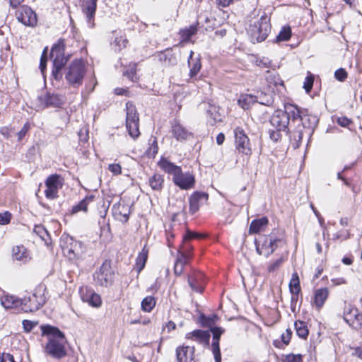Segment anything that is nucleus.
Instances as JSON below:
<instances>
[{
	"mask_svg": "<svg viewBox=\"0 0 362 362\" xmlns=\"http://www.w3.org/2000/svg\"><path fill=\"white\" fill-rule=\"evenodd\" d=\"M199 237H200V235L199 234L192 233L191 231H188L187 233V234L184 236V241L186 242V241L190 240L193 238H199Z\"/></svg>",
	"mask_w": 362,
	"mask_h": 362,
	"instance_id": "obj_64",
	"label": "nucleus"
},
{
	"mask_svg": "<svg viewBox=\"0 0 362 362\" xmlns=\"http://www.w3.org/2000/svg\"><path fill=\"white\" fill-rule=\"evenodd\" d=\"M207 113L212 118L214 122L221 120L219 118L220 116L217 115L216 107L211 106L210 109L207 110Z\"/></svg>",
	"mask_w": 362,
	"mask_h": 362,
	"instance_id": "obj_55",
	"label": "nucleus"
},
{
	"mask_svg": "<svg viewBox=\"0 0 362 362\" xmlns=\"http://www.w3.org/2000/svg\"><path fill=\"white\" fill-rule=\"evenodd\" d=\"M15 129L11 126H4L0 127V134L4 136L5 139H11L14 134Z\"/></svg>",
	"mask_w": 362,
	"mask_h": 362,
	"instance_id": "obj_44",
	"label": "nucleus"
},
{
	"mask_svg": "<svg viewBox=\"0 0 362 362\" xmlns=\"http://www.w3.org/2000/svg\"><path fill=\"white\" fill-rule=\"evenodd\" d=\"M255 103L257 98L252 94H241L238 100V104L244 110L250 109Z\"/></svg>",
	"mask_w": 362,
	"mask_h": 362,
	"instance_id": "obj_26",
	"label": "nucleus"
},
{
	"mask_svg": "<svg viewBox=\"0 0 362 362\" xmlns=\"http://www.w3.org/2000/svg\"><path fill=\"white\" fill-rule=\"evenodd\" d=\"M33 231L47 244L48 240L50 239L49 234L44 226L41 225L35 226Z\"/></svg>",
	"mask_w": 362,
	"mask_h": 362,
	"instance_id": "obj_40",
	"label": "nucleus"
},
{
	"mask_svg": "<svg viewBox=\"0 0 362 362\" xmlns=\"http://www.w3.org/2000/svg\"><path fill=\"white\" fill-rule=\"evenodd\" d=\"M46 288L45 286L40 285L37 286L33 293L28 297L21 299V309L25 313L35 312L39 310L45 303L46 298L45 291Z\"/></svg>",
	"mask_w": 362,
	"mask_h": 362,
	"instance_id": "obj_4",
	"label": "nucleus"
},
{
	"mask_svg": "<svg viewBox=\"0 0 362 362\" xmlns=\"http://www.w3.org/2000/svg\"><path fill=\"white\" fill-rule=\"evenodd\" d=\"M172 134L176 140L180 141H185L192 136V133L177 121H175L172 126Z\"/></svg>",
	"mask_w": 362,
	"mask_h": 362,
	"instance_id": "obj_22",
	"label": "nucleus"
},
{
	"mask_svg": "<svg viewBox=\"0 0 362 362\" xmlns=\"http://www.w3.org/2000/svg\"><path fill=\"white\" fill-rule=\"evenodd\" d=\"M11 214L9 212L5 211L4 213H1L0 214V224L1 225L8 224L11 221Z\"/></svg>",
	"mask_w": 362,
	"mask_h": 362,
	"instance_id": "obj_53",
	"label": "nucleus"
},
{
	"mask_svg": "<svg viewBox=\"0 0 362 362\" xmlns=\"http://www.w3.org/2000/svg\"><path fill=\"white\" fill-rule=\"evenodd\" d=\"M303 136V133L302 130L298 129L293 134V139L296 141V147L299 146Z\"/></svg>",
	"mask_w": 362,
	"mask_h": 362,
	"instance_id": "obj_58",
	"label": "nucleus"
},
{
	"mask_svg": "<svg viewBox=\"0 0 362 362\" xmlns=\"http://www.w3.org/2000/svg\"><path fill=\"white\" fill-rule=\"evenodd\" d=\"M209 334L203 330L201 329H197L192 332H189L187 334V337L188 339L199 340V341H204L207 338Z\"/></svg>",
	"mask_w": 362,
	"mask_h": 362,
	"instance_id": "obj_41",
	"label": "nucleus"
},
{
	"mask_svg": "<svg viewBox=\"0 0 362 362\" xmlns=\"http://www.w3.org/2000/svg\"><path fill=\"white\" fill-rule=\"evenodd\" d=\"M64 42L59 40L53 45L50 52V58L53 60L52 76L56 81H60L63 74L62 70L67 62L64 57Z\"/></svg>",
	"mask_w": 362,
	"mask_h": 362,
	"instance_id": "obj_3",
	"label": "nucleus"
},
{
	"mask_svg": "<svg viewBox=\"0 0 362 362\" xmlns=\"http://www.w3.org/2000/svg\"><path fill=\"white\" fill-rule=\"evenodd\" d=\"M44 100L47 107H58L64 103V97L56 93H47Z\"/></svg>",
	"mask_w": 362,
	"mask_h": 362,
	"instance_id": "obj_23",
	"label": "nucleus"
},
{
	"mask_svg": "<svg viewBox=\"0 0 362 362\" xmlns=\"http://www.w3.org/2000/svg\"><path fill=\"white\" fill-rule=\"evenodd\" d=\"M284 362H303V356L301 354H287L283 359Z\"/></svg>",
	"mask_w": 362,
	"mask_h": 362,
	"instance_id": "obj_45",
	"label": "nucleus"
},
{
	"mask_svg": "<svg viewBox=\"0 0 362 362\" xmlns=\"http://www.w3.org/2000/svg\"><path fill=\"white\" fill-rule=\"evenodd\" d=\"M337 123L341 127H346L351 123V121L347 117H341L337 119Z\"/></svg>",
	"mask_w": 362,
	"mask_h": 362,
	"instance_id": "obj_60",
	"label": "nucleus"
},
{
	"mask_svg": "<svg viewBox=\"0 0 362 362\" xmlns=\"http://www.w3.org/2000/svg\"><path fill=\"white\" fill-rule=\"evenodd\" d=\"M45 196L47 199H54L58 197V190L62 187L60 176L55 174L49 176L45 181Z\"/></svg>",
	"mask_w": 362,
	"mask_h": 362,
	"instance_id": "obj_12",
	"label": "nucleus"
},
{
	"mask_svg": "<svg viewBox=\"0 0 362 362\" xmlns=\"http://www.w3.org/2000/svg\"><path fill=\"white\" fill-rule=\"evenodd\" d=\"M313 85V80L311 78H307L306 81L304 83L303 88H305L306 93H309Z\"/></svg>",
	"mask_w": 362,
	"mask_h": 362,
	"instance_id": "obj_62",
	"label": "nucleus"
},
{
	"mask_svg": "<svg viewBox=\"0 0 362 362\" xmlns=\"http://www.w3.org/2000/svg\"><path fill=\"white\" fill-rule=\"evenodd\" d=\"M177 362H195L194 361V348L182 346L176 349Z\"/></svg>",
	"mask_w": 362,
	"mask_h": 362,
	"instance_id": "obj_21",
	"label": "nucleus"
},
{
	"mask_svg": "<svg viewBox=\"0 0 362 362\" xmlns=\"http://www.w3.org/2000/svg\"><path fill=\"white\" fill-rule=\"evenodd\" d=\"M126 128L129 135L133 139H136L139 135V117L135 105L128 102L126 104Z\"/></svg>",
	"mask_w": 362,
	"mask_h": 362,
	"instance_id": "obj_6",
	"label": "nucleus"
},
{
	"mask_svg": "<svg viewBox=\"0 0 362 362\" xmlns=\"http://www.w3.org/2000/svg\"><path fill=\"white\" fill-rule=\"evenodd\" d=\"M213 332V339L211 343V349L214 356V359L216 362H221V351L219 348V339L220 337L223 332L221 328L220 327H214L212 329Z\"/></svg>",
	"mask_w": 362,
	"mask_h": 362,
	"instance_id": "obj_20",
	"label": "nucleus"
},
{
	"mask_svg": "<svg viewBox=\"0 0 362 362\" xmlns=\"http://www.w3.org/2000/svg\"><path fill=\"white\" fill-rule=\"evenodd\" d=\"M94 199V196H86L78 204L74 206L71 209V214H76L79 211L86 212L88 211V206Z\"/></svg>",
	"mask_w": 362,
	"mask_h": 362,
	"instance_id": "obj_30",
	"label": "nucleus"
},
{
	"mask_svg": "<svg viewBox=\"0 0 362 362\" xmlns=\"http://www.w3.org/2000/svg\"><path fill=\"white\" fill-rule=\"evenodd\" d=\"M205 276L200 272H194L188 276V284L191 288L195 292L202 293L204 291Z\"/></svg>",
	"mask_w": 362,
	"mask_h": 362,
	"instance_id": "obj_19",
	"label": "nucleus"
},
{
	"mask_svg": "<svg viewBox=\"0 0 362 362\" xmlns=\"http://www.w3.org/2000/svg\"><path fill=\"white\" fill-rule=\"evenodd\" d=\"M343 318L344 321L354 328H358L362 325V315L357 308L344 302Z\"/></svg>",
	"mask_w": 362,
	"mask_h": 362,
	"instance_id": "obj_11",
	"label": "nucleus"
},
{
	"mask_svg": "<svg viewBox=\"0 0 362 362\" xmlns=\"http://www.w3.org/2000/svg\"><path fill=\"white\" fill-rule=\"evenodd\" d=\"M193 54V52H191L188 59L189 76L191 78L194 77L199 72L202 67L200 59L199 58H194Z\"/></svg>",
	"mask_w": 362,
	"mask_h": 362,
	"instance_id": "obj_28",
	"label": "nucleus"
},
{
	"mask_svg": "<svg viewBox=\"0 0 362 362\" xmlns=\"http://www.w3.org/2000/svg\"><path fill=\"white\" fill-rule=\"evenodd\" d=\"M156 304V300L154 297L149 296H146L141 301V309L144 312L150 313Z\"/></svg>",
	"mask_w": 362,
	"mask_h": 362,
	"instance_id": "obj_36",
	"label": "nucleus"
},
{
	"mask_svg": "<svg viewBox=\"0 0 362 362\" xmlns=\"http://www.w3.org/2000/svg\"><path fill=\"white\" fill-rule=\"evenodd\" d=\"M158 147L156 139L153 140L150 147L147 150V153L149 156L154 157L158 153Z\"/></svg>",
	"mask_w": 362,
	"mask_h": 362,
	"instance_id": "obj_51",
	"label": "nucleus"
},
{
	"mask_svg": "<svg viewBox=\"0 0 362 362\" xmlns=\"http://www.w3.org/2000/svg\"><path fill=\"white\" fill-rule=\"evenodd\" d=\"M112 211L117 220L122 223L128 221L130 214V207L128 204L118 202L112 206Z\"/></svg>",
	"mask_w": 362,
	"mask_h": 362,
	"instance_id": "obj_15",
	"label": "nucleus"
},
{
	"mask_svg": "<svg viewBox=\"0 0 362 362\" xmlns=\"http://www.w3.org/2000/svg\"><path fill=\"white\" fill-rule=\"evenodd\" d=\"M85 74V66L81 59H75L69 65L66 74L65 78L67 82L76 87L82 84Z\"/></svg>",
	"mask_w": 362,
	"mask_h": 362,
	"instance_id": "obj_7",
	"label": "nucleus"
},
{
	"mask_svg": "<svg viewBox=\"0 0 362 362\" xmlns=\"http://www.w3.org/2000/svg\"><path fill=\"white\" fill-rule=\"evenodd\" d=\"M197 32L196 25H192L189 28L180 30L179 34L182 42H189L191 37L194 35Z\"/></svg>",
	"mask_w": 362,
	"mask_h": 362,
	"instance_id": "obj_34",
	"label": "nucleus"
},
{
	"mask_svg": "<svg viewBox=\"0 0 362 362\" xmlns=\"http://www.w3.org/2000/svg\"><path fill=\"white\" fill-rule=\"evenodd\" d=\"M127 40L122 37H116L114 40V44L118 47V49L120 50L122 47H125L127 43Z\"/></svg>",
	"mask_w": 362,
	"mask_h": 362,
	"instance_id": "obj_56",
	"label": "nucleus"
},
{
	"mask_svg": "<svg viewBox=\"0 0 362 362\" xmlns=\"http://www.w3.org/2000/svg\"><path fill=\"white\" fill-rule=\"evenodd\" d=\"M288 115V121L291 118L293 120H296L298 119H300L302 125L305 127V119L310 120V116L303 115V111L298 108L296 105H292V104H287L285 105V111Z\"/></svg>",
	"mask_w": 362,
	"mask_h": 362,
	"instance_id": "obj_17",
	"label": "nucleus"
},
{
	"mask_svg": "<svg viewBox=\"0 0 362 362\" xmlns=\"http://www.w3.org/2000/svg\"><path fill=\"white\" fill-rule=\"evenodd\" d=\"M66 252L69 259L78 258L81 253V243L76 241L72 243L70 247L66 248Z\"/></svg>",
	"mask_w": 362,
	"mask_h": 362,
	"instance_id": "obj_32",
	"label": "nucleus"
},
{
	"mask_svg": "<svg viewBox=\"0 0 362 362\" xmlns=\"http://www.w3.org/2000/svg\"><path fill=\"white\" fill-rule=\"evenodd\" d=\"M47 47H45L42 52L40 62V69L42 74H44L46 69L47 56Z\"/></svg>",
	"mask_w": 362,
	"mask_h": 362,
	"instance_id": "obj_46",
	"label": "nucleus"
},
{
	"mask_svg": "<svg viewBox=\"0 0 362 362\" xmlns=\"http://www.w3.org/2000/svg\"><path fill=\"white\" fill-rule=\"evenodd\" d=\"M235 145L240 153L250 156L252 153V147L250 139L245 131L241 127H236L234 130Z\"/></svg>",
	"mask_w": 362,
	"mask_h": 362,
	"instance_id": "obj_9",
	"label": "nucleus"
},
{
	"mask_svg": "<svg viewBox=\"0 0 362 362\" xmlns=\"http://www.w3.org/2000/svg\"><path fill=\"white\" fill-rule=\"evenodd\" d=\"M184 266L182 264L175 262L174 272L176 275H180L183 272Z\"/></svg>",
	"mask_w": 362,
	"mask_h": 362,
	"instance_id": "obj_63",
	"label": "nucleus"
},
{
	"mask_svg": "<svg viewBox=\"0 0 362 362\" xmlns=\"http://www.w3.org/2000/svg\"><path fill=\"white\" fill-rule=\"evenodd\" d=\"M269 21V18L264 15L250 26L248 32L253 43L262 42L267 38L271 30Z\"/></svg>",
	"mask_w": 362,
	"mask_h": 362,
	"instance_id": "obj_5",
	"label": "nucleus"
},
{
	"mask_svg": "<svg viewBox=\"0 0 362 362\" xmlns=\"http://www.w3.org/2000/svg\"><path fill=\"white\" fill-rule=\"evenodd\" d=\"M30 128V124L29 122H25L23 125V127H22V129L16 134L17 135V137H18V141H21L24 136H25V134L28 133V132L29 131Z\"/></svg>",
	"mask_w": 362,
	"mask_h": 362,
	"instance_id": "obj_47",
	"label": "nucleus"
},
{
	"mask_svg": "<svg viewBox=\"0 0 362 362\" xmlns=\"http://www.w3.org/2000/svg\"><path fill=\"white\" fill-rule=\"evenodd\" d=\"M292 332L290 329H287L285 332L281 334V341L285 344L288 345L291 338Z\"/></svg>",
	"mask_w": 362,
	"mask_h": 362,
	"instance_id": "obj_57",
	"label": "nucleus"
},
{
	"mask_svg": "<svg viewBox=\"0 0 362 362\" xmlns=\"http://www.w3.org/2000/svg\"><path fill=\"white\" fill-rule=\"evenodd\" d=\"M1 305L6 309H12L21 306V299L14 296L4 295L1 298Z\"/></svg>",
	"mask_w": 362,
	"mask_h": 362,
	"instance_id": "obj_25",
	"label": "nucleus"
},
{
	"mask_svg": "<svg viewBox=\"0 0 362 362\" xmlns=\"http://www.w3.org/2000/svg\"><path fill=\"white\" fill-rule=\"evenodd\" d=\"M268 224L267 217H262L259 219L253 220L250 226L249 233H257L262 230Z\"/></svg>",
	"mask_w": 362,
	"mask_h": 362,
	"instance_id": "obj_29",
	"label": "nucleus"
},
{
	"mask_svg": "<svg viewBox=\"0 0 362 362\" xmlns=\"http://www.w3.org/2000/svg\"><path fill=\"white\" fill-rule=\"evenodd\" d=\"M37 322L34 321H30L28 320H24L23 321V326L25 332H30L36 325Z\"/></svg>",
	"mask_w": 362,
	"mask_h": 362,
	"instance_id": "obj_52",
	"label": "nucleus"
},
{
	"mask_svg": "<svg viewBox=\"0 0 362 362\" xmlns=\"http://www.w3.org/2000/svg\"><path fill=\"white\" fill-rule=\"evenodd\" d=\"M114 275L110 262L106 260L102 264L99 270L94 274V280L97 284L107 287L113 282Z\"/></svg>",
	"mask_w": 362,
	"mask_h": 362,
	"instance_id": "obj_8",
	"label": "nucleus"
},
{
	"mask_svg": "<svg viewBox=\"0 0 362 362\" xmlns=\"http://www.w3.org/2000/svg\"><path fill=\"white\" fill-rule=\"evenodd\" d=\"M270 123L278 131H286L289 124L288 115L283 110L274 111L270 118Z\"/></svg>",
	"mask_w": 362,
	"mask_h": 362,
	"instance_id": "obj_14",
	"label": "nucleus"
},
{
	"mask_svg": "<svg viewBox=\"0 0 362 362\" xmlns=\"http://www.w3.org/2000/svg\"><path fill=\"white\" fill-rule=\"evenodd\" d=\"M289 288L293 294L298 295L300 291V281L296 272L292 274V278L289 284Z\"/></svg>",
	"mask_w": 362,
	"mask_h": 362,
	"instance_id": "obj_38",
	"label": "nucleus"
},
{
	"mask_svg": "<svg viewBox=\"0 0 362 362\" xmlns=\"http://www.w3.org/2000/svg\"><path fill=\"white\" fill-rule=\"evenodd\" d=\"M189 259L190 255L189 254L180 252L179 253L176 261L178 262L179 263L182 264L183 265H185L186 264H187Z\"/></svg>",
	"mask_w": 362,
	"mask_h": 362,
	"instance_id": "obj_54",
	"label": "nucleus"
},
{
	"mask_svg": "<svg viewBox=\"0 0 362 362\" xmlns=\"http://www.w3.org/2000/svg\"><path fill=\"white\" fill-rule=\"evenodd\" d=\"M281 131L275 130H269V136L270 139L274 141H277L281 138Z\"/></svg>",
	"mask_w": 362,
	"mask_h": 362,
	"instance_id": "obj_59",
	"label": "nucleus"
},
{
	"mask_svg": "<svg viewBox=\"0 0 362 362\" xmlns=\"http://www.w3.org/2000/svg\"><path fill=\"white\" fill-rule=\"evenodd\" d=\"M17 20L26 26L34 27L37 24V15L26 5L21 6L16 11Z\"/></svg>",
	"mask_w": 362,
	"mask_h": 362,
	"instance_id": "obj_10",
	"label": "nucleus"
},
{
	"mask_svg": "<svg viewBox=\"0 0 362 362\" xmlns=\"http://www.w3.org/2000/svg\"><path fill=\"white\" fill-rule=\"evenodd\" d=\"M329 296V290L327 288L317 289L315 293V305L320 309L325 304Z\"/></svg>",
	"mask_w": 362,
	"mask_h": 362,
	"instance_id": "obj_27",
	"label": "nucleus"
},
{
	"mask_svg": "<svg viewBox=\"0 0 362 362\" xmlns=\"http://www.w3.org/2000/svg\"><path fill=\"white\" fill-rule=\"evenodd\" d=\"M41 330L42 335L47 337V343L45 348V352L57 359L66 356V339L64 334L57 327L49 325H42Z\"/></svg>",
	"mask_w": 362,
	"mask_h": 362,
	"instance_id": "obj_1",
	"label": "nucleus"
},
{
	"mask_svg": "<svg viewBox=\"0 0 362 362\" xmlns=\"http://www.w3.org/2000/svg\"><path fill=\"white\" fill-rule=\"evenodd\" d=\"M209 195L207 193L195 192L189 197V211L194 214L199 209L201 204L208 200Z\"/></svg>",
	"mask_w": 362,
	"mask_h": 362,
	"instance_id": "obj_18",
	"label": "nucleus"
},
{
	"mask_svg": "<svg viewBox=\"0 0 362 362\" xmlns=\"http://www.w3.org/2000/svg\"><path fill=\"white\" fill-rule=\"evenodd\" d=\"M0 362H15L13 356L10 354H3L0 356Z\"/></svg>",
	"mask_w": 362,
	"mask_h": 362,
	"instance_id": "obj_61",
	"label": "nucleus"
},
{
	"mask_svg": "<svg viewBox=\"0 0 362 362\" xmlns=\"http://www.w3.org/2000/svg\"><path fill=\"white\" fill-rule=\"evenodd\" d=\"M136 64L129 65V67L124 72V75L127 76L131 81H136L138 77L136 76Z\"/></svg>",
	"mask_w": 362,
	"mask_h": 362,
	"instance_id": "obj_43",
	"label": "nucleus"
},
{
	"mask_svg": "<svg viewBox=\"0 0 362 362\" xmlns=\"http://www.w3.org/2000/svg\"><path fill=\"white\" fill-rule=\"evenodd\" d=\"M291 36V30L289 26L283 27L276 37V41H287Z\"/></svg>",
	"mask_w": 362,
	"mask_h": 362,
	"instance_id": "obj_42",
	"label": "nucleus"
},
{
	"mask_svg": "<svg viewBox=\"0 0 362 362\" xmlns=\"http://www.w3.org/2000/svg\"><path fill=\"white\" fill-rule=\"evenodd\" d=\"M158 164L166 173L173 176L174 184L181 189L187 190L194 187L195 178L192 173L189 172L184 173L180 167L165 158H162Z\"/></svg>",
	"mask_w": 362,
	"mask_h": 362,
	"instance_id": "obj_2",
	"label": "nucleus"
},
{
	"mask_svg": "<svg viewBox=\"0 0 362 362\" xmlns=\"http://www.w3.org/2000/svg\"><path fill=\"white\" fill-rule=\"evenodd\" d=\"M279 241V240H273L270 237H264L262 241L255 242L257 252L259 255L267 257L276 250Z\"/></svg>",
	"mask_w": 362,
	"mask_h": 362,
	"instance_id": "obj_13",
	"label": "nucleus"
},
{
	"mask_svg": "<svg viewBox=\"0 0 362 362\" xmlns=\"http://www.w3.org/2000/svg\"><path fill=\"white\" fill-rule=\"evenodd\" d=\"M294 325L297 335L300 338L306 339L308 336L309 331L305 322L297 320L295 322Z\"/></svg>",
	"mask_w": 362,
	"mask_h": 362,
	"instance_id": "obj_35",
	"label": "nucleus"
},
{
	"mask_svg": "<svg viewBox=\"0 0 362 362\" xmlns=\"http://www.w3.org/2000/svg\"><path fill=\"white\" fill-rule=\"evenodd\" d=\"M257 98V103L266 106H270L274 103L273 96L271 94H265L263 92L259 93L257 95H255Z\"/></svg>",
	"mask_w": 362,
	"mask_h": 362,
	"instance_id": "obj_37",
	"label": "nucleus"
},
{
	"mask_svg": "<svg viewBox=\"0 0 362 362\" xmlns=\"http://www.w3.org/2000/svg\"><path fill=\"white\" fill-rule=\"evenodd\" d=\"M98 0H83V11L86 14L87 20L90 21L94 16Z\"/></svg>",
	"mask_w": 362,
	"mask_h": 362,
	"instance_id": "obj_24",
	"label": "nucleus"
},
{
	"mask_svg": "<svg viewBox=\"0 0 362 362\" xmlns=\"http://www.w3.org/2000/svg\"><path fill=\"white\" fill-rule=\"evenodd\" d=\"M80 293L83 302L88 303V305L95 308H98L101 305L102 301L100 296L94 291L87 287L81 288Z\"/></svg>",
	"mask_w": 362,
	"mask_h": 362,
	"instance_id": "obj_16",
	"label": "nucleus"
},
{
	"mask_svg": "<svg viewBox=\"0 0 362 362\" xmlns=\"http://www.w3.org/2000/svg\"><path fill=\"white\" fill-rule=\"evenodd\" d=\"M284 258L283 257H280L279 259H276V261H274L273 263H272L269 267H268V271L269 272H274L275 270H276L281 265V264L284 262Z\"/></svg>",
	"mask_w": 362,
	"mask_h": 362,
	"instance_id": "obj_50",
	"label": "nucleus"
},
{
	"mask_svg": "<svg viewBox=\"0 0 362 362\" xmlns=\"http://www.w3.org/2000/svg\"><path fill=\"white\" fill-rule=\"evenodd\" d=\"M147 258L148 250L144 247L136 258V267L139 272H140L144 268Z\"/></svg>",
	"mask_w": 362,
	"mask_h": 362,
	"instance_id": "obj_39",
	"label": "nucleus"
},
{
	"mask_svg": "<svg viewBox=\"0 0 362 362\" xmlns=\"http://www.w3.org/2000/svg\"><path fill=\"white\" fill-rule=\"evenodd\" d=\"M108 170L114 175H119L122 173V167L118 163H112L108 165Z\"/></svg>",
	"mask_w": 362,
	"mask_h": 362,
	"instance_id": "obj_49",
	"label": "nucleus"
},
{
	"mask_svg": "<svg viewBox=\"0 0 362 362\" xmlns=\"http://www.w3.org/2000/svg\"><path fill=\"white\" fill-rule=\"evenodd\" d=\"M13 259L18 261L26 262L28 258L27 250L23 246H16L13 248Z\"/></svg>",
	"mask_w": 362,
	"mask_h": 362,
	"instance_id": "obj_33",
	"label": "nucleus"
},
{
	"mask_svg": "<svg viewBox=\"0 0 362 362\" xmlns=\"http://www.w3.org/2000/svg\"><path fill=\"white\" fill-rule=\"evenodd\" d=\"M164 179L160 174H154L148 180V184L152 189L160 191L163 187Z\"/></svg>",
	"mask_w": 362,
	"mask_h": 362,
	"instance_id": "obj_31",
	"label": "nucleus"
},
{
	"mask_svg": "<svg viewBox=\"0 0 362 362\" xmlns=\"http://www.w3.org/2000/svg\"><path fill=\"white\" fill-rule=\"evenodd\" d=\"M334 76L339 81H344L347 78V72L343 68L338 69L334 72Z\"/></svg>",
	"mask_w": 362,
	"mask_h": 362,
	"instance_id": "obj_48",
	"label": "nucleus"
}]
</instances>
